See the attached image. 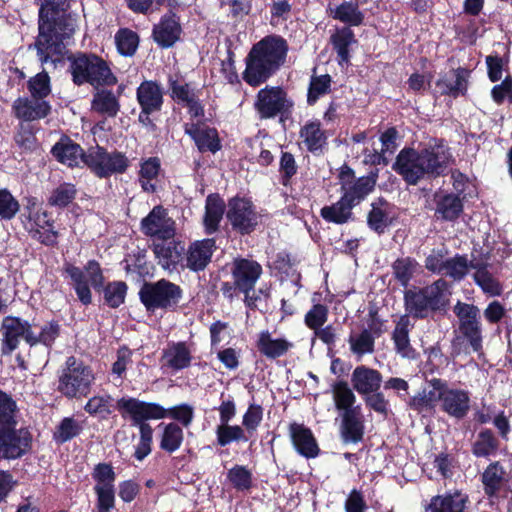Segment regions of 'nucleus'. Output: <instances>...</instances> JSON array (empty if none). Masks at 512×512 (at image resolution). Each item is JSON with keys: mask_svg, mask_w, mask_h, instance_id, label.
Instances as JSON below:
<instances>
[{"mask_svg": "<svg viewBox=\"0 0 512 512\" xmlns=\"http://www.w3.org/2000/svg\"><path fill=\"white\" fill-rule=\"evenodd\" d=\"M363 430V422L356 410L342 413V436L346 442L360 441Z\"/></svg>", "mask_w": 512, "mask_h": 512, "instance_id": "a19ab883", "label": "nucleus"}, {"mask_svg": "<svg viewBox=\"0 0 512 512\" xmlns=\"http://www.w3.org/2000/svg\"><path fill=\"white\" fill-rule=\"evenodd\" d=\"M331 42L340 58V63H348L349 46L356 42L354 32L349 27L339 28L332 34Z\"/></svg>", "mask_w": 512, "mask_h": 512, "instance_id": "c03bdc74", "label": "nucleus"}, {"mask_svg": "<svg viewBox=\"0 0 512 512\" xmlns=\"http://www.w3.org/2000/svg\"><path fill=\"white\" fill-rule=\"evenodd\" d=\"M422 292L427 297L432 310L441 309L448 301V283L443 279H439L423 288Z\"/></svg>", "mask_w": 512, "mask_h": 512, "instance_id": "603ef678", "label": "nucleus"}, {"mask_svg": "<svg viewBox=\"0 0 512 512\" xmlns=\"http://www.w3.org/2000/svg\"><path fill=\"white\" fill-rule=\"evenodd\" d=\"M161 426L163 429L160 437V448L168 453L177 451L184 439L182 428L173 422Z\"/></svg>", "mask_w": 512, "mask_h": 512, "instance_id": "a18cd8bd", "label": "nucleus"}, {"mask_svg": "<svg viewBox=\"0 0 512 512\" xmlns=\"http://www.w3.org/2000/svg\"><path fill=\"white\" fill-rule=\"evenodd\" d=\"M174 225V221L167 216L166 210L161 206H155L151 212L142 219L141 230L145 235L156 237L159 241L174 237Z\"/></svg>", "mask_w": 512, "mask_h": 512, "instance_id": "2eb2a0df", "label": "nucleus"}, {"mask_svg": "<svg viewBox=\"0 0 512 512\" xmlns=\"http://www.w3.org/2000/svg\"><path fill=\"white\" fill-rule=\"evenodd\" d=\"M445 386L446 382L441 379L430 380L427 387L410 399L409 406L420 413L431 411L436 406L441 408Z\"/></svg>", "mask_w": 512, "mask_h": 512, "instance_id": "6ab92c4d", "label": "nucleus"}, {"mask_svg": "<svg viewBox=\"0 0 512 512\" xmlns=\"http://www.w3.org/2000/svg\"><path fill=\"white\" fill-rule=\"evenodd\" d=\"M406 310L417 318H423L429 310H432L422 290L418 292L407 291L405 293Z\"/></svg>", "mask_w": 512, "mask_h": 512, "instance_id": "864d4df0", "label": "nucleus"}, {"mask_svg": "<svg viewBox=\"0 0 512 512\" xmlns=\"http://www.w3.org/2000/svg\"><path fill=\"white\" fill-rule=\"evenodd\" d=\"M348 343L351 352L358 359H361L364 355L373 353L375 339L372 333L365 329L359 333H351L348 338Z\"/></svg>", "mask_w": 512, "mask_h": 512, "instance_id": "8fccbe9b", "label": "nucleus"}, {"mask_svg": "<svg viewBox=\"0 0 512 512\" xmlns=\"http://www.w3.org/2000/svg\"><path fill=\"white\" fill-rule=\"evenodd\" d=\"M256 346L262 355L275 359L283 356L293 344L285 338H273L268 330H264L258 334Z\"/></svg>", "mask_w": 512, "mask_h": 512, "instance_id": "2f4dec72", "label": "nucleus"}, {"mask_svg": "<svg viewBox=\"0 0 512 512\" xmlns=\"http://www.w3.org/2000/svg\"><path fill=\"white\" fill-rule=\"evenodd\" d=\"M451 158L449 148L439 141L421 151L411 148L401 150L393 164V169L408 184L415 185L426 176L442 174Z\"/></svg>", "mask_w": 512, "mask_h": 512, "instance_id": "f257e3e1", "label": "nucleus"}, {"mask_svg": "<svg viewBox=\"0 0 512 512\" xmlns=\"http://www.w3.org/2000/svg\"><path fill=\"white\" fill-rule=\"evenodd\" d=\"M191 360V349L185 342L168 344L162 354L163 366L174 371L189 367Z\"/></svg>", "mask_w": 512, "mask_h": 512, "instance_id": "c85d7f7f", "label": "nucleus"}, {"mask_svg": "<svg viewBox=\"0 0 512 512\" xmlns=\"http://www.w3.org/2000/svg\"><path fill=\"white\" fill-rule=\"evenodd\" d=\"M332 394L335 406L339 411L344 413L356 410L353 408L356 396L347 382L338 381L334 383L332 386Z\"/></svg>", "mask_w": 512, "mask_h": 512, "instance_id": "09e8293b", "label": "nucleus"}, {"mask_svg": "<svg viewBox=\"0 0 512 512\" xmlns=\"http://www.w3.org/2000/svg\"><path fill=\"white\" fill-rule=\"evenodd\" d=\"M300 138L307 149L313 153L321 151L327 140L319 121H309L305 123L300 130Z\"/></svg>", "mask_w": 512, "mask_h": 512, "instance_id": "4c0bfd02", "label": "nucleus"}, {"mask_svg": "<svg viewBox=\"0 0 512 512\" xmlns=\"http://www.w3.org/2000/svg\"><path fill=\"white\" fill-rule=\"evenodd\" d=\"M224 207V201L218 195L211 194L207 197L204 216V226L207 233H214L218 229L223 217Z\"/></svg>", "mask_w": 512, "mask_h": 512, "instance_id": "58836bf2", "label": "nucleus"}, {"mask_svg": "<svg viewBox=\"0 0 512 512\" xmlns=\"http://www.w3.org/2000/svg\"><path fill=\"white\" fill-rule=\"evenodd\" d=\"M329 15L349 26H360L364 21V13L359 9L357 1H344L335 8L328 9Z\"/></svg>", "mask_w": 512, "mask_h": 512, "instance_id": "f704fd0d", "label": "nucleus"}, {"mask_svg": "<svg viewBox=\"0 0 512 512\" xmlns=\"http://www.w3.org/2000/svg\"><path fill=\"white\" fill-rule=\"evenodd\" d=\"M217 443L221 446H227L234 441H248L245 431L238 425L220 424L216 428Z\"/></svg>", "mask_w": 512, "mask_h": 512, "instance_id": "4d7b16f0", "label": "nucleus"}, {"mask_svg": "<svg viewBox=\"0 0 512 512\" xmlns=\"http://www.w3.org/2000/svg\"><path fill=\"white\" fill-rule=\"evenodd\" d=\"M52 154L61 163L74 167L85 162L82 148L68 138H62L52 148Z\"/></svg>", "mask_w": 512, "mask_h": 512, "instance_id": "473e14b6", "label": "nucleus"}, {"mask_svg": "<svg viewBox=\"0 0 512 512\" xmlns=\"http://www.w3.org/2000/svg\"><path fill=\"white\" fill-rule=\"evenodd\" d=\"M118 52L123 56H132L138 47V35L129 29H120L115 35Z\"/></svg>", "mask_w": 512, "mask_h": 512, "instance_id": "bf43d9fd", "label": "nucleus"}, {"mask_svg": "<svg viewBox=\"0 0 512 512\" xmlns=\"http://www.w3.org/2000/svg\"><path fill=\"white\" fill-rule=\"evenodd\" d=\"M137 102L141 109L148 112H158L163 105V91L154 81H143L136 92Z\"/></svg>", "mask_w": 512, "mask_h": 512, "instance_id": "cd10ccee", "label": "nucleus"}, {"mask_svg": "<svg viewBox=\"0 0 512 512\" xmlns=\"http://www.w3.org/2000/svg\"><path fill=\"white\" fill-rule=\"evenodd\" d=\"M214 250L215 241L213 239L193 242L184 256L182 268H188L192 271L203 270L210 262Z\"/></svg>", "mask_w": 512, "mask_h": 512, "instance_id": "412c9836", "label": "nucleus"}, {"mask_svg": "<svg viewBox=\"0 0 512 512\" xmlns=\"http://www.w3.org/2000/svg\"><path fill=\"white\" fill-rule=\"evenodd\" d=\"M18 409L10 395L0 390V427L17 424Z\"/></svg>", "mask_w": 512, "mask_h": 512, "instance_id": "680f3d73", "label": "nucleus"}, {"mask_svg": "<svg viewBox=\"0 0 512 512\" xmlns=\"http://www.w3.org/2000/svg\"><path fill=\"white\" fill-rule=\"evenodd\" d=\"M393 274L396 280L404 287L408 286L410 280L418 270V263L411 258L397 259L393 263Z\"/></svg>", "mask_w": 512, "mask_h": 512, "instance_id": "5fc2aeb1", "label": "nucleus"}, {"mask_svg": "<svg viewBox=\"0 0 512 512\" xmlns=\"http://www.w3.org/2000/svg\"><path fill=\"white\" fill-rule=\"evenodd\" d=\"M153 251L159 265L165 270L173 271L184 263L185 247L173 238L154 243Z\"/></svg>", "mask_w": 512, "mask_h": 512, "instance_id": "a211bd4d", "label": "nucleus"}, {"mask_svg": "<svg viewBox=\"0 0 512 512\" xmlns=\"http://www.w3.org/2000/svg\"><path fill=\"white\" fill-rule=\"evenodd\" d=\"M185 132L193 139L200 152L216 153L221 148L218 132L214 128L204 124H186Z\"/></svg>", "mask_w": 512, "mask_h": 512, "instance_id": "393cba45", "label": "nucleus"}, {"mask_svg": "<svg viewBox=\"0 0 512 512\" xmlns=\"http://www.w3.org/2000/svg\"><path fill=\"white\" fill-rule=\"evenodd\" d=\"M393 216L386 201L379 200L371 205L367 216V223L370 229L381 234L392 224Z\"/></svg>", "mask_w": 512, "mask_h": 512, "instance_id": "c9c22d12", "label": "nucleus"}, {"mask_svg": "<svg viewBox=\"0 0 512 512\" xmlns=\"http://www.w3.org/2000/svg\"><path fill=\"white\" fill-rule=\"evenodd\" d=\"M26 228L34 238L45 245H53L57 241V232L52 229L50 218L45 210L37 209L31 212Z\"/></svg>", "mask_w": 512, "mask_h": 512, "instance_id": "5701e85b", "label": "nucleus"}, {"mask_svg": "<svg viewBox=\"0 0 512 512\" xmlns=\"http://www.w3.org/2000/svg\"><path fill=\"white\" fill-rule=\"evenodd\" d=\"M139 297L149 311L168 309L180 300L181 289L178 285L161 279L157 282L145 283L139 291Z\"/></svg>", "mask_w": 512, "mask_h": 512, "instance_id": "0eeeda50", "label": "nucleus"}, {"mask_svg": "<svg viewBox=\"0 0 512 512\" xmlns=\"http://www.w3.org/2000/svg\"><path fill=\"white\" fill-rule=\"evenodd\" d=\"M330 86L331 77L328 74L312 77L307 95L308 104H315L320 97L330 91Z\"/></svg>", "mask_w": 512, "mask_h": 512, "instance_id": "e2e57ef3", "label": "nucleus"}, {"mask_svg": "<svg viewBox=\"0 0 512 512\" xmlns=\"http://www.w3.org/2000/svg\"><path fill=\"white\" fill-rule=\"evenodd\" d=\"M124 418L129 417L132 419L135 425L139 426L140 438L135 448L134 456L137 460L142 461L151 452V443L153 430L151 426L145 421L147 419L136 420L131 414H121Z\"/></svg>", "mask_w": 512, "mask_h": 512, "instance_id": "49530a36", "label": "nucleus"}, {"mask_svg": "<svg viewBox=\"0 0 512 512\" xmlns=\"http://www.w3.org/2000/svg\"><path fill=\"white\" fill-rule=\"evenodd\" d=\"M17 424L0 427V458L17 459L26 454L30 447L32 436L27 428H16Z\"/></svg>", "mask_w": 512, "mask_h": 512, "instance_id": "6e6552de", "label": "nucleus"}, {"mask_svg": "<svg viewBox=\"0 0 512 512\" xmlns=\"http://www.w3.org/2000/svg\"><path fill=\"white\" fill-rule=\"evenodd\" d=\"M227 218L232 227L242 234L252 232L260 222V215L253 203L240 197H235L229 201Z\"/></svg>", "mask_w": 512, "mask_h": 512, "instance_id": "9b49d317", "label": "nucleus"}, {"mask_svg": "<svg viewBox=\"0 0 512 512\" xmlns=\"http://www.w3.org/2000/svg\"><path fill=\"white\" fill-rule=\"evenodd\" d=\"M59 335V325L55 322L46 323L40 328L39 333H35L31 329V333L27 334V343L31 346L39 343L45 346H51Z\"/></svg>", "mask_w": 512, "mask_h": 512, "instance_id": "13d9d810", "label": "nucleus"}, {"mask_svg": "<svg viewBox=\"0 0 512 512\" xmlns=\"http://www.w3.org/2000/svg\"><path fill=\"white\" fill-rule=\"evenodd\" d=\"M85 163L99 177H107L114 173H123L128 167V159L120 152L108 153L97 147L85 158Z\"/></svg>", "mask_w": 512, "mask_h": 512, "instance_id": "ddd939ff", "label": "nucleus"}, {"mask_svg": "<svg viewBox=\"0 0 512 512\" xmlns=\"http://www.w3.org/2000/svg\"><path fill=\"white\" fill-rule=\"evenodd\" d=\"M261 274L262 267L254 260L238 258L233 262L234 285L241 292L252 291Z\"/></svg>", "mask_w": 512, "mask_h": 512, "instance_id": "f3484780", "label": "nucleus"}, {"mask_svg": "<svg viewBox=\"0 0 512 512\" xmlns=\"http://www.w3.org/2000/svg\"><path fill=\"white\" fill-rule=\"evenodd\" d=\"M171 97L179 104L186 106L193 117L203 115V107L199 102L198 92L190 84L180 82L172 77L168 80Z\"/></svg>", "mask_w": 512, "mask_h": 512, "instance_id": "4be33fe9", "label": "nucleus"}, {"mask_svg": "<svg viewBox=\"0 0 512 512\" xmlns=\"http://www.w3.org/2000/svg\"><path fill=\"white\" fill-rule=\"evenodd\" d=\"M411 327L412 324L409 317L407 315L401 316L396 323L392 336L397 353L406 358H411L414 354V350L411 347L409 340V331Z\"/></svg>", "mask_w": 512, "mask_h": 512, "instance_id": "e433bc0d", "label": "nucleus"}, {"mask_svg": "<svg viewBox=\"0 0 512 512\" xmlns=\"http://www.w3.org/2000/svg\"><path fill=\"white\" fill-rule=\"evenodd\" d=\"M227 478L239 491L248 490L252 485V474L244 466L236 465L231 468L227 473Z\"/></svg>", "mask_w": 512, "mask_h": 512, "instance_id": "69168bd1", "label": "nucleus"}, {"mask_svg": "<svg viewBox=\"0 0 512 512\" xmlns=\"http://www.w3.org/2000/svg\"><path fill=\"white\" fill-rule=\"evenodd\" d=\"M70 0H41L39 10V36L35 43L41 62L58 50V42L74 32L71 19H64V11Z\"/></svg>", "mask_w": 512, "mask_h": 512, "instance_id": "f03ea898", "label": "nucleus"}, {"mask_svg": "<svg viewBox=\"0 0 512 512\" xmlns=\"http://www.w3.org/2000/svg\"><path fill=\"white\" fill-rule=\"evenodd\" d=\"M181 26L175 14L169 13L164 15L160 22L153 29V38L155 42L163 47L168 48L180 38Z\"/></svg>", "mask_w": 512, "mask_h": 512, "instance_id": "bb28decb", "label": "nucleus"}, {"mask_svg": "<svg viewBox=\"0 0 512 512\" xmlns=\"http://www.w3.org/2000/svg\"><path fill=\"white\" fill-rule=\"evenodd\" d=\"M353 207L354 206L351 203L341 197L338 202L330 206L323 207L321 209V216L327 222L343 224L351 218Z\"/></svg>", "mask_w": 512, "mask_h": 512, "instance_id": "37998d69", "label": "nucleus"}, {"mask_svg": "<svg viewBox=\"0 0 512 512\" xmlns=\"http://www.w3.org/2000/svg\"><path fill=\"white\" fill-rule=\"evenodd\" d=\"M127 286L124 282H113L104 289V299L113 308L120 306L125 299Z\"/></svg>", "mask_w": 512, "mask_h": 512, "instance_id": "774afa93", "label": "nucleus"}, {"mask_svg": "<svg viewBox=\"0 0 512 512\" xmlns=\"http://www.w3.org/2000/svg\"><path fill=\"white\" fill-rule=\"evenodd\" d=\"M470 402L467 390L446 383L440 409L451 417L461 419L469 412Z\"/></svg>", "mask_w": 512, "mask_h": 512, "instance_id": "aec40b11", "label": "nucleus"}, {"mask_svg": "<svg viewBox=\"0 0 512 512\" xmlns=\"http://www.w3.org/2000/svg\"><path fill=\"white\" fill-rule=\"evenodd\" d=\"M381 383V373L365 365L357 366L351 374V385L362 396L378 391Z\"/></svg>", "mask_w": 512, "mask_h": 512, "instance_id": "b1692460", "label": "nucleus"}, {"mask_svg": "<svg viewBox=\"0 0 512 512\" xmlns=\"http://www.w3.org/2000/svg\"><path fill=\"white\" fill-rule=\"evenodd\" d=\"M288 51L286 41L276 35L263 38L249 52L244 71V80L258 86L274 74L285 62Z\"/></svg>", "mask_w": 512, "mask_h": 512, "instance_id": "7ed1b4c3", "label": "nucleus"}, {"mask_svg": "<svg viewBox=\"0 0 512 512\" xmlns=\"http://www.w3.org/2000/svg\"><path fill=\"white\" fill-rule=\"evenodd\" d=\"M482 478L486 493L495 495L504 479L503 468L498 463H493L487 467Z\"/></svg>", "mask_w": 512, "mask_h": 512, "instance_id": "052dcab7", "label": "nucleus"}, {"mask_svg": "<svg viewBox=\"0 0 512 512\" xmlns=\"http://www.w3.org/2000/svg\"><path fill=\"white\" fill-rule=\"evenodd\" d=\"M71 73L77 85L89 83L94 87L114 85L116 77L107 63L96 55H80L72 61Z\"/></svg>", "mask_w": 512, "mask_h": 512, "instance_id": "423d86ee", "label": "nucleus"}, {"mask_svg": "<svg viewBox=\"0 0 512 512\" xmlns=\"http://www.w3.org/2000/svg\"><path fill=\"white\" fill-rule=\"evenodd\" d=\"M82 431V425L73 417H65L56 427L53 438L57 443L63 444L76 437Z\"/></svg>", "mask_w": 512, "mask_h": 512, "instance_id": "6e6d98bb", "label": "nucleus"}, {"mask_svg": "<svg viewBox=\"0 0 512 512\" xmlns=\"http://www.w3.org/2000/svg\"><path fill=\"white\" fill-rule=\"evenodd\" d=\"M65 271L73 281L79 300L85 305L91 303L92 297L89 285L96 289L103 282L99 264L95 261H89L84 271L73 265H68Z\"/></svg>", "mask_w": 512, "mask_h": 512, "instance_id": "1a4fd4ad", "label": "nucleus"}, {"mask_svg": "<svg viewBox=\"0 0 512 512\" xmlns=\"http://www.w3.org/2000/svg\"><path fill=\"white\" fill-rule=\"evenodd\" d=\"M289 435L295 450L306 458H315L319 454V447L312 431L302 424L292 423L289 426Z\"/></svg>", "mask_w": 512, "mask_h": 512, "instance_id": "a878e982", "label": "nucleus"}, {"mask_svg": "<svg viewBox=\"0 0 512 512\" xmlns=\"http://www.w3.org/2000/svg\"><path fill=\"white\" fill-rule=\"evenodd\" d=\"M339 180L342 197L355 206L364 199L374 188L376 179L373 176L355 179L354 172L348 168L341 169Z\"/></svg>", "mask_w": 512, "mask_h": 512, "instance_id": "4468645a", "label": "nucleus"}, {"mask_svg": "<svg viewBox=\"0 0 512 512\" xmlns=\"http://www.w3.org/2000/svg\"><path fill=\"white\" fill-rule=\"evenodd\" d=\"M473 262H468L466 257L463 256H455L446 260V267L444 270L445 275H448L455 280L462 279L471 268V264Z\"/></svg>", "mask_w": 512, "mask_h": 512, "instance_id": "338daca9", "label": "nucleus"}, {"mask_svg": "<svg viewBox=\"0 0 512 512\" xmlns=\"http://www.w3.org/2000/svg\"><path fill=\"white\" fill-rule=\"evenodd\" d=\"M160 166V160L157 157H150L141 163L139 171V181L144 191H155V184L153 183V181L159 175Z\"/></svg>", "mask_w": 512, "mask_h": 512, "instance_id": "3c124183", "label": "nucleus"}, {"mask_svg": "<svg viewBox=\"0 0 512 512\" xmlns=\"http://www.w3.org/2000/svg\"><path fill=\"white\" fill-rule=\"evenodd\" d=\"M467 84L461 71H451L436 82V88L441 94H449L454 97L464 93Z\"/></svg>", "mask_w": 512, "mask_h": 512, "instance_id": "79ce46f5", "label": "nucleus"}, {"mask_svg": "<svg viewBox=\"0 0 512 512\" xmlns=\"http://www.w3.org/2000/svg\"><path fill=\"white\" fill-rule=\"evenodd\" d=\"M117 409L121 414H131L138 421L170 417L180 422L184 427L190 426L194 418V408L186 403L166 409L157 403H147L136 398L123 397L117 401Z\"/></svg>", "mask_w": 512, "mask_h": 512, "instance_id": "20e7f679", "label": "nucleus"}, {"mask_svg": "<svg viewBox=\"0 0 512 512\" xmlns=\"http://www.w3.org/2000/svg\"><path fill=\"white\" fill-rule=\"evenodd\" d=\"M468 497L459 492L432 497L425 512H464Z\"/></svg>", "mask_w": 512, "mask_h": 512, "instance_id": "c756f323", "label": "nucleus"}, {"mask_svg": "<svg viewBox=\"0 0 512 512\" xmlns=\"http://www.w3.org/2000/svg\"><path fill=\"white\" fill-rule=\"evenodd\" d=\"M13 108L16 116L25 121L44 118L50 110V106L46 101L37 98H19L14 102Z\"/></svg>", "mask_w": 512, "mask_h": 512, "instance_id": "72a5a7b5", "label": "nucleus"}, {"mask_svg": "<svg viewBox=\"0 0 512 512\" xmlns=\"http://www.w3.org/2000/svg\"><path fill=\"white\" fill-rule=\"evenodd\" d=\"M120 108L119 101L115 94L108 90L98 91L92 101V109L108 117H114Z\"/></svg>", "mask_w": 512, "mask_h": 512, "instance_id": "de8ad7c7", "label": "nucleus"}, {"mask_svg": "<svg viewBox=\"0 0 512 512\" xmlns=\"http://www.w3.org/2000/svg\"><path fill=\"white\" fill-rule=\"evenodd\" d=\"M293 102L280 87L267 86L261 89L256 98L255 108L261 118H273L290 111Z\"/></svg>", "mask_w": 512, "mask_h": 512, "instance_id": "9d476101", "label": "nucleus"}, {"mask_svg": "<svg viewBox=\"0 0 512 512\" xmlns=\"http://www.w3.org/2000/svg\"><path fill=\"white\" fill-rule=\"evenodd\" d=\"M435 216L438 219L453 221L463 211L461 198L453 193L439 192L435 194Z\"/></svg>", "mask_w": 512, "mask_h": 512, "instance_id": "7c9ffc66", "label": "nucleus"}, {"mask_svg": "<svg viewBox=\"0 0 512 512\" xmlns=\"http://www.w3.org/2000/svg\"><path fill=\"white\" fill-rule=\"evenodd\" d=\"M472 270H474L473 278L475 283L482 289V291L490 296H498L502 292V287L498 280L488 271L486 265L480 263H472Z\"/></svg>", "mask_w": 512, "mask_h": 512, "instance_id": "ea45409f", "label": "nucleus"}, {"mask_svg": "<svg viewBox=\"0 0 512 512\" xmlns=\"http://www.w3.org/2000/svg\"><path fill=\"white\" fill-rule=\"evenodd\" d=\"M31 329L32 326L27 321L12 316L5 317L0 328L3 336L2 352L10 354L18 347L21 338L27 342V334L31 333Z\"/></svg>", "mask_w": 512, "mask_h": 512, "instance_id": "dca6fc26", "label": "nucleus"}, {"mask_svg": "<svg viewBox=\"0 0 512 512\" xmlns=\"http://www.w3.org/2000/svg\"><path fill=\"white\" fill-rule=\"evenodd\" d=\"M95 378L90 366L69 357L59 376L58 390L68 398L85 397L90 393Z\"/></svg>", "mask_w": 512, "mask_h": 512, "instance_id": "39448f33", "label": "nucleus"}, {"mask_svg": "<svg viewBox=\"0 0 512 512\" xmlns=\"http://www.w3.org/2000/svg\"><path fill=\"white\" fill-rule=\"evenodd\" d=\"M397 131L394 128H389L380 137L381 152L373 155L371 162L373 164H380L381 162L386 163V154H392L397 148L396 144Z\"/></svg>", "mask_w": 512, "mask_h": 512, "instance_id": "0e129e2a", "label": "nucleus"}, {"mask_svg": "<svg viewBox=\"0 0 512 512\" xmlns=\"http://www.w3.org/2000/svg\"><path fill=\"white\" fill-rule=\"evenodd\" d=\"M454 313L459 320V331L469 341L473 350L479 351L482 348V334L478 307L457 302Z\"/></svg>", "mask_w": 512, "mask_h": 512, "instance_id": "f8f14e48", "label": "nucleus"}]
</instances>
